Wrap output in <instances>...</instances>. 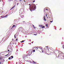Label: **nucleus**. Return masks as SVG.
<instances>
[{
	"label": "nucleus",
	"mask_w": 64,
	"mask_h": 64,
	"mask_svg": "<svg viewBox=\"0 0 64 64\" xmlns=\"http://www.w3.org/2000/svg\"><path fill=\"white\" fill-rule=\"evenodd\" d=\"M36 9V5H35L34 4H32L31 5V6H30V9L31 11H33V10H35V9Z\"/></svg>",
	"instance_id": "1"
},
{
	"label": "nucleus",
	"mask_w": 64,
	"mask_h": 64,
	"mask_svg": "<svg viewBox=\"0 0 64 64\" xmlns=\"http://www.w3.org/2000/svg\"><path fill=\"white\" fill-rule=\"evenodd\" d=\"M31 50H29L27 52H28V54L29 55H31V54H32V51H31Z\"/></svg>",
	"instance_id": "2"
},
{
	"label": "nucleus",
	"mask_w": 64,
	"mask_h": 64,
	"mask_svg": "<svg viewBox=\"0 0 64 64\" xmlns=\"http://www.w3.org/2000/svg\"><path fill=\"white\" fill-rule=\"evenodd\" d=\"M23 30V28L22 27H20L18 29V31H19L20 32H22Z\"/></svg>",
	"instance_id": "3"
},
{
	"label": "nucleus",
	"mask_w": 64,
	"mask_h": 64,
	"mask_svg": "<svg viewBox=\"0 0 64 64\" xmlns=\"http://www.w3.org/2000/svg\"><path fill=\"white\" fill-rule=\"evenodd\" d=\"M28 56H30V55H25L24 54L23 56V58L24 59H26V58H28L27 57Z\"/></svg>",
	"instance_id": "4"
},
{
	"label": "nucleus",
	"mask_w": 64,
	"mask_h": 64,
	"mask_svg": "<svg viewBox=\"0 0 64 64\" xmlns=\"http://www.w3.org/2000/svg\"><path fill=\"white\" fill-rule=\"evenodd\" d=\"M23 9L22 8L20 9V13H22V12H23Z\"/></svg>",
	"instance_id": "5"
},
{
	"label": "nucleus",
	"mask_w": 64,
	"mask_h": 64,
	"mask_svg": "<svg viewBox=\"0 0 64 64\" xmlns=\"http://www.w3.org/2000/svg\"><path fill=\"white\" fill-rule=\"evenodd\" d=\"M9 48L12 50V47L11 46H8V49Z\"/></svg>",
	"instance_id": "6"
},
{
	"label": "nucleus",
	"mask_w": 64,
	"mask_h": 64,
	"mask_svg": "<svg viewBox=\"0 0 64 64\" xmlns=\"http://www.w3.org/2000/svg\"><path fill=\"white\" fill-rule=\"evenodd\" d=\"M8 15H6V16H4V17L3 18H6L7 16H8Z\"/></svg>",
	"instance_id": "7"
},
{
	"label": "nucleus",
	"mask_w": 64,
	"mask_h": 64,
	"mask_svg": "<svg viewBox=\"0 0 64 64\" xmlns=\"http://www.w3.org/2000/svg\"><path fill=\"white\" fill-rule=\"evenodd\" d=\"M10 59H12V58H13V56H11L10 57Z\"/></svg>",
	"instance_id": "8"
},
{
	"label": "nucleus",
	"mask_w": 64,
	"mask_h": 64,
	"mask_svg": "<svg viewBox=\"0 0 64 64\" xmlns=\"http://www.w3.org/2000/svg\"><path fill=\"white\" fill-rule=\"evenodd\" d=\"M12 52V51H10V52H9V54H9V55H10L11 54V52Z\"/></svg>",
	"instance_id": "9"
},
{
	"label": "nucleus",
	"mask_w": 64,
	"mask_h": 64,
	"mask_svg": "<svg viewBox=\"0 0 64 64\" xmlns=\"http://www.w3.org/2000/svg\"><path fill=\"white\" fill-rule=\"evenodd\" d=\"M15 25H13L12 27V28L11 29H12V28H13V27H15Z\"/></svg>",
	"instance_id": "10"
},
{
	"label": "nucleus",
	"mask_w": 64,
	"mask_h": 64,
	"mask_svg": "<svg viewBox=\"0 0 64 64\" xmlns=\"http://www.w3.org/2000/svg\"><path fill=\"white\" fill-rule=\"evenodd\" d=\"M24 15H22V16H21V18H23V17H24Z\"/></svg>",
	"instance_id": "11"
},
{
	"label": "nucleus",
	"mask_w": 64,
	"mask_h": 64,
	"mask_svg": "<svg viewBox=\"0 0 64 64\" xmlns=\"http://www.w3.org/2000/svg\"><path fill=\"white\" fill-rule=\"evenodd\" d=\"M16 36H17V34H16L14 35V38H16Z\"/></svg>",
	"instance_id": "12"
},
{
	"label": "nucleus",
	"mask_w": 64,
	"mask_h": 64,
	"mask_svg": "<svg viewBox=\"0 0 64 64\" xmlns=\"http://www.w3.org/2000/svg\"><path fill=\"white\" fill-rule=\"evenodd\" d=\"M25 41V40H22L21 42H21V43H22V42H24V41Z\"/></svg>",
	"instance_id": "13"
},
{
	"label": "nucleus",
	"mask_w": 64,
	"mask_h": 64,
	"mask_svg": "<svg viewBox=\"0 0 64 64\" xmlns=\"http://www.w3.org/2000/svg\"><path fill=\"white\" fill-rule=\"evenodd\" d=\"M46 26L47 27H48V24H46Z\"/></svg>",
	"instance_id": "14"
},
{
	"label": "nucleus",
	"mask_w": 64,
	"mask_h": 64,
	"mask_svg": "<svg viewBox=\"0 0 64 64\" xmlns=\"http://www.w3.org/2000/svg\"><path fill=\"white\" fill-rule=\"evenodd\" d=\"M63 52H62L61 53H60V54H59V55H61V54H63Z\"/></svg>",
	"instance_id": "15"
},
{
	"label": "nucleus",
	"mask_w": 64,
	"mask_h": 64,
	"mask_svg": "<svg viewBox=\"0 0 64 64\" xmlns=\"http://www.w3.org/2000/svg\"><path fill=\"white\" fill-rule=\"evenodd\" d=\"M36 50H37H37H38V48H37V47L36 48Z\"/></svg>",
	"instance_id": "16"
},
{
	"label": "nucleus",
	"mask_w": 64,
	"mask_h": 64,
	"mask_svg": "<svg viewBox=\"0 0 64 64\" xmlns=\"http://www.w3.org/2000/svg\"><path fill=\"white\" fill-rule=\"evenodd\" d=\"M10 43H13V41H11Z\"/></svg>",
	"instance_id": "17"
},
{
	"label": "nucleus",
	"mask_w": 64,
	"mask_h": 64,
	"mask_svg": "<svg viewBox=\"0 0 64 64\" xmlns=\"http://www.w3.org/2000/svg\"><path fill=\"white\" fill-rule=\"evenodd\" d=\"M1 18H3L4 17H3L2 16H1Z\"/></svg>",
	"instance_id": "18"
},
{
	"label": "nucleus",
	"mask_w": 64,
	"mask_h": 64,
	"mask_svg": "<svg viewBox=\"0 0 64 64\" xmlns=\"http://www.w3.org/2000/svg\"><path fill=\"white\" fill-rule=\"evenodd\" d=\"M44 20L45 21H46V20L45 19V18H44Z\"/></svg>",
	"instance_id": "19"
},
{
	"label": "nucleus",
	"mask_w": 64,
	"mask_h": 64,
	"mask_svg": "<svg viewBox=\"0 0 64 64\" xmlns=\"http://www.w3.org/2000/svg\"><path fill=\"white\" fill-rule=\"evenodd\" d=\"M8 59H9V60H10V59H11V58H10V57H9V58H8Z\"/></svg>",
	"instance_id": "20"
},
{
	"label": "nucleus",
	"mask_w": 64,
	"mask_h": 64,
	"mask_svg": "<svg viewBox=\"0 0 64 64\" xmlns=\"http://www.w3.org/2000/svg\"><path fill=\"white\" fill-rule=\"evenodd\" d=\"M28 44L29 45H31V43H29Z\"/></svg>",
	"instance_id": "21"
},
{
	"label": "nucleus",
	"mask_w": 64,
	"mask_h": 64,
	"mask_svg": "<svg viewBox=\"0 0 64 64\" xmlns=\"http://www.w3.org/2000/svg\"><path fill=\"white\" fill-rule=\"evenodd\" d=\"M33 51L34 52H35V50H33Z\"/></svg>",
	"instance_id": "22"
},
{
	"label": "nucleus",
	"mask_w": 64,
	"mask_h": 64,
	"mask_svg": "<svg viewBox=\"0 0 64 64\" xmlns=\"http://www.w3.org/2000/svg\"><path fill=\"white\" fill-rule=\"evenodd\" d=\"M32 62H33L34 63H36V62H34L33 60L32 61Z\"/></svg>",
	"instance_id": "23"
},
{
	"label": "nucleus",
	"mask_w": 64,
	"mask_h": 64,
	"mask_svg": "<svg viewBox=\"0 0 64 64\" xmlns=\"http://www.w3.org/2000/svg\"><path fill=\"white\" fill-rule=\"evenodd\" d=\"M44 27H45V26H43L42 27V28H44Z\"/></svg>",
	"instance_id": "24"
},
{
	"label": "nucleus",
	"mask_w": 64,
	"mask_h": 64,
	"mask_svg": "<svg viewBox=\"0 0 64 64\" xmlns=\"http://www.w3.org/2000/svg\"><path fill=\"white\" fill-rule=\"evenodd\" d=\"M19 3H18L17 4V5H19Z\"/></svg>",
	"instance_id": "25"
},
{
	"label": "nucleus",
	"mask_w": 64,
	"mask_h": 64,
	"mask_svg": "<svg viewBox=\"0 0 64 64\" xmlns=\"http://www.w3.org/2000/svg\"><path fill=\"white\" fill-rule=\"evenodd\" d=\"M8 54H8L7 55H5V56H8Z\"/></svg>",
	"instance_id": "26"
},
{
	"label": "nucleus",
	"mask_w": 64,
	"mask_h": 64,
	"mask_svg": "<svg viewBox=\"0 0 64 64\" xmlns=\"http://www.w3.org/2000/svg\"><path fill=\"white\" fill-rule=\"evenodd\" d=\"M2 61H3V62H4V61H5V60H2Z\"/></svg>",
	"instance_id": "27"
},
{
	"label": "nucleus",
	"mask_w": 64,
	"mask_h": 64,
	"mask_svg": "<svg viewBox=\"0 0 64 64\" xmlns=\"http://www.w3.org/2000/svg\"><path fill=\"white\" fill-rule=\"evenodd\" d=\"M32 26H33V27H34V28L35 27V26H34V25H33Z\"/></svg>",
	"instance_id": "28"
},
{
	"label": "nucleus",
	"mask_w": 64,
	"mask_h": 64,
	"mask_svg": "<svg viewBox=\"0 0 64 64\" xmlns=\"http://www.w3.org/2000/svg\"><path fill=\"white\" fill-rule=\"evenodd\" d=\"M13 9V8H12L10 9V10H12V9Z\"/></svg>",
	"instance_id": "29"
},
{
	"label": "nucleus",
	"mask_w": 64,
	"mask_h": 64,
	"mask_svg": "<svg viewBox=\"0 0 64 64\" xmlns=\"http://www.w3.org/2000/svg\"><path fill=\"white\" fill-rule=\"evenodd\" d=\"M35 2V0H34L33 2V3H34V2Z\"/></svg>",
	"instance_id": "30"
},
{
	"label": "nucleus",
	"mask_w": 64,
	"mask_h": 64,
	"mask_svg": "<svg viewBox=\"0 0 64 64\" xmlns=\"http://www.w3.org/2000/svg\"><path fill=\"white\" fill-rule=\"evenodd\" d=\"M0 60H1V59L2 58V57H0Z\"/></svg>",
	"instance_id": "31"
},
{
	"label": "nucleus",
	"mask_w": 64,
	"mask_h": 64,
	"mask_svg": "<svg viewBox=\"0 0 64 64\" xmlns=\"http://www.w3.org/2000/svg\"><path fill=\"white\" fill-rule=\"evenodd\" d=\"M53 22V21H50V22Z\"/></svg>",
	"instance_id": "32"
},
{
	"label": "nucleus",
	"mask_w": 64,
	"mask_h": 64,
	"mask_svg": "<svg viewBox=\"0 0 64 64\" xmlns=\"http://www.w3.org/2000/svg\"><path fill=\"white\" fill-rule=\"evenodd\" d=\"M34 35H35V36H36V35H37V34H34Z\"/></svg>",
	"instance_id": "33"
},
{
	"label": "nucleus",
	"mask_w": 64,
	"mask_h": 64,
	"mask_svg": "<svg viewBox=\"0 0 64 64\" xmlns=\"http://www.w3.org/2000/svg\"><path fill=\"white\" fill-rule=\"evenodd\" d=\"M31 40H30V39L29 40V41H30V42H31Z\"/></svg>",
	"instance_id": "34"
},
{
	"label": "nucleus",
	"mask_w": 64,
	"mask_h": 64,
	"mask_svg": "<svg viewBox=\"0 0 64 64\" xmlns=\"http://www.w3.org/2000/svg\"><path fill=\"white\" fill-rule=\"evenodd\" d=\"M33 42H34V41H33V42H32V44L33 43Z\"/></svg>",
	"instance_id": "35"
},
{
	"label": "nucleus",
	"mask_w": 64,
	"mask_h": 64,
	"mask_svg": "<svg viewBox=\"0 0 64 64\" xmlns=\"http://www.w3.org/2000/svg\"><path fill=\"white\" fill-rule=\"evenodd\" d=\"M46 17H47V14H46Z\"/></svg>",
	"instance_id": "36"
},
{
	"label": "nucleus",
	"mask_w": 64,
	"mask_h": 64,
	"mask_svg": "<svg viewBox=\"0 0 64 64\" xmlns=\"http://www.w3.org/2000/svg\"><path fill=\"white\" fill-rule=\"evenodd\" d=\"M46 47H47V48H48V46H45Z\"/></svg>",
	"instance_id": "37"
},
{
	"label": "nucleus",
	"mask_w": 64,
	"mask_h": 64,
	"mask_svg": "<svg viewBox=\"0 0 64 64\" xmlns=\"http://www.w3.org/2000/svg\"><path fill=\"white\" fill-rule=\"evenodd\" d=\"M19 1H22V0H19Z\"/></svg>",
	"instance_id": "38"
},
{
	"label": "nucleus",
	"mask_w": 64,
	"mask_h": 64,
	"mask_svg": "<svg viewBox=\"0 0 64 64\" xmlns=\"http://www.w3.org/2000/svg\"><path fill=\"white\" fill-rule=\"evenodd\" d=\"M44 18H45V16H44Z\"/></svg>",
	"instance_id": "39"
},
{
	"label": "nucleus",
	"mask_w": 64,
	"mask_h": 64,
	"mask_svg": "<svg viewBox=\"0 0 64 64\" xmlns=\"http://www.w3.org/2000/svg\"><path fill=\"white\" fill-rule=\"evenodd\" d=\"M2 1V0H0V2H1Z\"/></svg>",
	"instance_id": "40"
},
{
	"label": "nucleus",
	"mask_w": 64,
	"mask_h": 64,
	"mask_svg": "<svg viewBox=\"0 0 64 64\" xmlns=\"http://www.w3.org/2000/svg\"><path fill=\"white\" fill-rule=\"evenodd\" d=\"M9 1H12V0H9Z\"/></svg>",
	"instance_id": "41"
},
{
	"label": "nucleus",
	"mask_w": 64,
	"mask_h": 64,
	"mask_svg": "<svg viewBox=\"0 0 64 64\" xmlns=\"http://www.w3.org/2000/svg\"><path fill=\"white\" fill-rule=\"evenodd\" d=\"M10 51V50H8V51Z\"/></svg>",
	"instance_id": "42"
},
{
	"label": "nucleus",
	"mask_w": 64,
	"mask_h": 64,
	"mask_svg": "<svg viewBox=\"0 0 64 64\" xmlns=\"http://www.w3.org/2000/svg\"><path fill=\"white\" fill-rule=\"evenodd\" d=\"M18 39L17 38H16V41Z\"/></svg>",
	"instance_id": "43"
},
{
	"label": "nucleus",
	"mask_w": 64,
	"mask_h": 64,
	"mask_svg": "<svg viewBox=\"0 0 64 64\" xmlns=\"http://www.w3.org/2000/svg\"><path fill=\"white\" fill-rule=\"evenodd\" d=\"M2 5L4 6V3L2 4Z\"/></svg>",
	"instance_id": "44"
},
{
	"label": "nucleus",
	"mask_w": 64,
	"mask_h": 64,
	"mask_svg": "<svg viewBox=\"0 0 64 64\" xmlns=\"http://www.w3.org/2000/svg\"><path fill=\"white\" fill-rule=\"evenodd\" d=\"M12 40H14V39L13 38H12Z\"/></svg>",
	"instance_id": "45"
},
{
	"label": "nucleus",
	"mask_w": 64,
	"mask_h": 64,
	"mask_svg": "<svg viewBox=\"0 0 64 64\" xmlns=\"http://www.w3.org/2000/svg\"><path fill=\"white\" fill-rule=\"evenodd\" d=\"M18 51V50H17V51H16V52H17Z\"/></svg>",
	"instance_id": "46"
},
{
	"label": "nucleus",
	"mask_w": 64,
	"mask_h": 64,
	"mask_svg": "<svg viewBox=\"0 0 64 64\" xmlns=\"http://www.w3.org/2000/svg\"><path fill=\"white\" fill-rule=\"evenodd\" d=\"M24 2H26V1H25V0H24Z\"/></svg>",
	"instance_id": "47"
},
{
	"label": "nucleus",
	"mask_w": 64,
	"mask_h": 64,
	"mask_svg": "<svg viewBox=\"0 0 64 64\" xmlns=\"http://www.w3.org/2000/svg\"><path fill=\"white\" fill-rule=\"evenodd\" d=\"M13 44V45H14V43H13V44Z\"/></svg>",
	"instance_id": "48"
},
{
	"label": "nucleus",
	"mask_w": 64,
	"mask_h": 64,
	"mask_svg": "<svg viewBox=\"0 0 64 64\" xmlns=\"http://www.w3.org/2000/svg\"><path fill=\"white\" fill-rule=\"evenodd\" d=\"M38 48H39L40 49V47H38Z\"/></svg>",
	"instance_id": "49"
},
{
	"label": "nucleus",
	"mask_w": 64,
	"mask_h": 64,
	"mask_svg": "<svg viewBox=\"0 0 64 64\" xmlns=\"http://www.w3.org/2000/svg\"><path fill=\"white\" fill-rule=\"evenodd\" d=\"M13 7L14 8V7H15V6H13Z\"/></svg>",
	"instance_id": "50"
},
{
	"label": "nucleus",
	"mask_w": 64,
	"mask_h": 64,
	"mask_svg": "<svg viewBox=\"0 0 64 64\" xmlns=\"http://www.w3.org/2000/svg\"><path fill=\"white\" fill-rule=\"evenodd\" d=\"M46 10H48V9H46Z\"/></svg>",
	"instance_id": "51"
},
{
	"label": "nucleus",
	"mask_w": 64,
	"mask_h": 64,
	"mask_svg": "<svg viewBox=\"0 0 64 64\" xmlns=\"http://www.w3.org/2000/svg\"><path fill=\"white\" fill-rule=\"evenodd\" d=\"M22 22H25L24 21H22Z\"/></svg>",
	"instance_id": "52"
},
{
	"label": "nucleus",
	"mask_w": 64,
	"mask_h": 64,
	"mask_svg": "<svg viewBox=\"0 0 64 64\" xmlns=\"http://www.w3.org/2000/svg\"><path fill=\"white\" fill-rule=\"evenodd\" d=\"M29 5H31V4H29Z\"/></svg>",
	"instance_id": "53"
},
{
	"label": "nucleus",
	"mask_w": 64,
	"mask_h": 64,
	"mask_svg": "<svg viewBox=\"0 0 64 64\" xmlns=\"http://www.w3.org/2000/svg\"><path fill=\"white\" fill-rule=\"evenodd\" d=\"M19 18V19H20V18Z\"/></svg>",
	"instance_id": "54"
},
{
	"label": "nucleus",
	"mask_w": 64,
	"mask_h": 64,
	"mask_svg": "<svg viewBox=\"0 0 64 64\" xmlns=\"http://www.w3.org/2000/svg\"><path fill=\"white\" fill-rule=\"evenodd\" d=\"M15 45H16V43H15Z\"/></svg>",
	"instance_id": "55"
},
{
	"label": "nucleus",
	"mask_w": 64,
	"mask_h": 64,
	"mask_svg": "<svg viewBox=\"0 0 64 64\" xmlns=\"http://www.w3.org/2000/svg\"><path fill=\"white\" fill-rule=\"evenodd\" d=\"M61 29H62V28H61V29H60V30H61Z\"/></svg>",
	"instance_id": "56"
},
{
	"label": "nucleus",
	"mask_w": 64,
	"mask_h": 64,
	"mask_svg": "<svg viewBox=\"0 0 64 64\" xmlns=\"http://www.w3.org/2000/svg\"><path fill=\"white\" fill-rule=\"evenodd\" d=\"M1 64V62L0 61V64Z\"/></svg>",
	"instance_id": "57"
},
{
	"label": "nucleus",
	"mask_w": 64,
	"mask_h": 64,
	"mask_svg": "<svg viewBox=\"0 0 64 64\" xmlns=\"http://www.w3.org/2000/svg\"><path fill=\"white\" fill-rule=\"evenodd\" d=\"M14 6V7H15V5Z\"/></svg>",
	"instance_id": "58"
},
{
	"label": "nucleus",
	"mask_w": 64,
	"mask_h": 64,
	"mask_svg": "<svg viewBox=\"0 0 64 64\" xmlns=\"http://www.w3.org/2000/svg\"><path fill=\"white\" fill-rule=\"evenodd\" d=\"M14 1H16V0H14Z\"/></svg>",
	"instance_id": "59"
},
{
	"label": "nucleus",
	"mask_w": 64,
	"mask_h": 64,
	"mask_svg": "<svg viewBox=\"0 0 64 64\" xmlns=\"http://www.w3.org/2000/svg\"><path fill=\"white\" fill-rule=\"evenodd\" d=\"M40 49H41V50H42V48H40Z\"/></svg>",
	"instance_id": "60"
},
{
	"label": "nucleus",
	"mask_w": 64,
	"mask_h": 64,
	"mask_svg": "<svg viewBox=\"0 0 64 64\" xmlns=\"http://www.w3.org/2000/svg\"><path fill=\"white\" fill-rule=\"evenodd\" d=\"M45 49V48H44V49Z\"/></svg>",
	"instance_id": "61"
},
{
	"label": "nucleus",
	"mask_w": 64,
	"mask_h": 64,
	"mask_svg": "<svg viewBox=\"0 0 64 64\" xmlns=\"http://www.w3.org/2000/svg\"><path fill=\"white\" fill-rule=\"evenodd\" d=\"M47 18H48V17H47Z\"/></svg>",
	"instance_id": "62"
},
{
	"label": "nucleus",
	"mask_w": 64,
	"mask_h": 64,
	"mask_svg": "<svg viewBox=\"0 0 64 64\" xmlns=\"http://www.w3.org/2000/svg\"><path fill=\"white\" fill-rule=\"evenodd\" d=\"M12 8H14V7H12Z\"/></svg>",
	"instance_id": "63"
},
{
	"label": "nucleus",
	"mask_w": 64,
	"mask_h": 64,
	"mask_svg": "<svg viewBox=\"0 0 64 64\" xmlns=\"http://www.w3.org/2000/svg\"><path fill=\"white\" fill-rule=\"evenodd\" d=\"M21 47H22V46H21Z\"/></svg>",
	"instance_id": "64"
}]
</instances>
